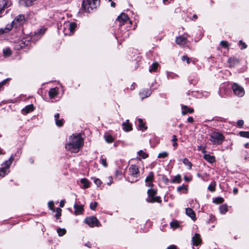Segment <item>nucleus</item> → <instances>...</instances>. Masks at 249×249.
Wrapping results in <instances>:
<instances>
[{"label":"nucleus","mask_w":249,"mask_h":249,"mask_svg":"<svg viewBox=\"0 0 249 249\" xmlns=\"http://www.w3.org/2000/svg\"><path fill=\"white\" fill-rule=\"evenodd\" d=\"M84 144V140L81 137V135L79 133L71 136L68 142L65 145L66 149L73 152H78Z\"/></svg>","instance_id":"obj_1"},{"label":"nucleus","mask_w":249,"mask_h":249,"mask_svg":"<svg viewBox=\"0 0 249 249\" xmlns=\"http://www.w3.org/2000/svg\"><path fill=\"white\" fill-rule=\"evenodd\" d=\"M99 0H83L82 8L85 12L90 13L99 4Z\"/></svg>","instance_id":"obj_2"},{"label":"nucleus","mask_w":249,"mask_h":249,"mask_svg":"<svg viewBox=\"0 0 249 249\" xmlns=\"http://www.w3.org/2000/svg\"><path fill=\"white\" fill-rule=\"evenodd\" d=\"M128 180L131 182H135L138 180L140 176L139 168L136 165H131L128 169Z\"/></svg>","instance_id":"obj_3"},{"label":"nucleus","mask_w":249,"mask_h":249,"mask_svg":"<svg viewBox=\"0 0 249 249\" xmlns=\"http://www.w3.org/2000/svg\"><path fill=\"white\" fill-rule=\"evenodd\" d=\"M76 24L73 22L66 21L61 26L60 29L62 30L65 35H71L75 31Z\"/></svg>","instance_id":"obj_4"},{"label":"nucleus","mask_w":249,"mask_h":249,"mask_svg":"<svg viewBox=\"0 0 249 249\" xmlns=\"http://www.w3.org/2000/svg\"><path fill=\"white\" fill-rule=\"evenodd\" d=\"M224 140L223 135L218 132H213L210 135V141L213 144H221Z\"/></svg>","instance_id":"obj_5"},{"label":"nucleus","mask_w":249,"mask_h":249,"mask_svg":"<svg viewBox=\"0 0 249 249\" xmlns=\"http://www.w3.org/2000/svg\"><path fill=\"white\" fill-rule=\"evenodd\" d=\"M14 159V157L11 156L8 160H6L1 164V167L0 168V177H3L9 173V168Z\"/></svg>","instance_id":"obj_6"},{"label":"nucleus","mask_w":249,"mask_h":249,"mask_svg":"<svg viewBox=\"0 0 249 249\" xmlns=\"http://www.w3.org/2000/svg\"><path fill=\"white\" fill-rule=\"evenodd\" d=\"M233 93L238 97H243L245 94L244 88L236 83H233L231 87Z\"/></svg>","instance_id":"obj_7"},{"label":"nucleus","mask_w":249,"mask_h":249,"mask_svg":"<svg viewBox=\"0 0 249 249\" xmlns=\"http://www.w3.org/2000/svg\"><path fill=\"white\" fill-rule=\"evenodd\" d=\"M25 21V17L23 15H19L17 16L10 25H12V28L15 27L17 28L23 24Z\"/></svg>","instance_id":"obj_8"},{"label":"nucleus","mask_w":249,"mask_h":249,"mask_svg":"<svg viewBox=\"0 0 249 249\" xmlns=\"http://www.w3.org/2000/svg\"><path fill=\"white\" fill-rule=\"evenodd\" d=\"M148 197L147 199V201L151 203L155 202H160V197L159 196H155L156 194V191L153 189H148L147 191Z\"/></svg>","instance_id":"obj_9"},{"label":"nucleus","mask_w":249,"mask_h":249,"mask_svg":"<svg viewBox=\"0 0 249 249\" xmlns=\"http://www.w3.org/2000/svg\"><path fill=\"white\" fill-rule=\"evenodd\" d=\"M128 19V17L127 15L124 13H122L119 16L116 21V23L118 24L119 26H121L125 23Z\"/></svg>","instance_id":"obj_10"},{"label":"nucleus","mask_w":249,"mask_h":249,"mask_svg":"<svg viewBox=\"0 0 249 249\" xmlns=\"http://www.w3.org/2000/svg\"><path fill=\"white\" fill-rule=\"evenodd\" d=\"M85 222L91 227L97 226L98 219L94 216L87 217L85 219Z\"/></svg>","instance_id":"obj_11"},{"label":"nucleus","mask_w":249,"mask_h":249,"mask_svg":"<svg viewBox=\"0 0 249 249\" xmlns=\"http://www.w3.org/2000/svg\"><path fill=\"white\" fill-rule=\"evenodd\" d=\"M193 244L194 246H198L201 243V238L199 234L196 233L194 236L192 237Z\"/></svg>","instance_id":"obj_12"},{"label":"nucleus","mask_w":249,"mask_h":249,"mask_svg":"<svg viewBox=\"0 0 249 249\" xmlns=\"http://www.w3.org/2000/svg\"><path fill=\"white\" fill-rule=\"evenodd\" d=\"M154 178V173L152 172L149 173L148 176L146 178L145 181L148 187H152L153 185L152 181Z\"/></svg>","instance_id":"obj_13"},{"label":"nucleus","mask_w":249,"mask_h":249,"mask_svg":"<svg viewBox=\"0 0 249 249\" xmlns=\"http://www.w3.org/2000/svg\"><path fill=\"white\" fill-rule=\"evenodd\" d=\"M176 43L180 45H184L186 44L187 40V37L185 36H180L177 37L176 40Z\"/></svg>","instance_id":"obj_14"},{"label":"nucleus","mask_w":249,"mask_h":249,"mask_svg":"<svg viewBox=\"0 0 249 249\" xmlns=\"http://www.w3.org/2000/svg\"><path fill=\"white\" fill-rule=\"evenodd\" d=\"M74 214L76 215H79L82 214L84 211L83 205H78L76 204H74Z\"/></svg>","instance_id":"obj_15"},{"label":"nucleus","mask_w":249,"mask_h":249,"mask_svg":"<svg viewBox=\"0 0 249 249\" xmlns=\"http://www.w3.org/2000/svg\"><path fill=\"white\" fill-rule=\"evenodd\" d=\"M186 214L189 216L193 221L196 220V214L194 211L190 208H187L186 209L185 211Z\"/></svg>","instance_id":"obj_16"},{"label":"nucleus","mask_w":249,"mask_h":249,"mask_svg":"<svg viewBox=\"0 0 249 249\" xmlns=\"http://www.w3.org/2000/svg\"><path fill=\"white\" fill-rule=\"evenodd\" d=\"M9 0H0V17L1 16L2 13L8 4Z\"/></svg>","instance_id":"obj_17"},{"label":"nucleus","mask_w":249,"mask_h":249,"mask_svg":"<svg viewBox=\"0 0 249 249\" xmlns=\"http://www.w3.org/2000/svg\"><path fill=\"white\" fill-rule=\"evenodd\" d=\"M182 109V114L185 115L187 113H192L194 112L193 108H190L187 106H182L181 107Z\"/></svg>","instance_id":"obj_18"},{"label":"nucleus","mask_w":249,"mask_h":249,"mask_svg":"<svg viewBox=\"0 0 249 249\" xmlns=\"http://www.w3.org/2000/svg\"><path fill=\"white\" fill-rule=\"evenodd\" d=\"M58 93V88L55 87L51 89L49 91V95L51 98H53L57 95Z\"/></svg>","instance_id":"obj_19"},{"label":"nucleus","mask_w":249,"mask_h":249,"mask_svg":"<svg viewBox=\"0 0 249 249\" xmlns=\"http://www.w3.org/2000/svg\"><path fill=\"white\" fill-rule=\"evenodd\" d=\"M12 29V25L8 24L4 28H0V35L9 32Z\"/></svg>","instance_id":"obj_20"},{"label":"nucleus","mask_w":249,"mask_h":249,"mask_svg":"<svg viewBox=\"0 0 249 249\" xmlns=\"http://www.w3.org/2000/svg\"><path fill=\"white\" fill-rule=\"evenodd\" d=\"M228 63L230 67H233L238 64L239 60L235 58H230L228 59Z\"/></svg>","instance_id":"obj_21"},{"label":"nucleus","mask_w":249,"mask_h":249,"mask_svg":"<svg viewBox=\"0 0 249 249\" xmlns=\"http://www.w3.org/2000/svg\"><path fill=\"white\" fill-rule=\"evenodd\" d=\"M123 129L126 132L130 131L132 129V125L128 123V120H127L126 122L123 123Z\"/></svg>","instance_id":"obj_22"},{"label":"nucleus","mask_w":249,"mask_h":249,"mask_svg":"<svg viewBox=\"0 0 249 249\" xmlns=\"http://www.w3.org/2000/svg\"><path fill=\"white\" fill-rule=\"evenodd\" d=\"M204 159L209 162L210 163H213L215 161V158L213 156L209 154H205L203 156Z\"/></svg>","instance_id":"obj_23"},{"label":"nucleus","mask_w":249,"mask_h":249,"mask_svg":"<svg viewBox=\"0 0 249 249\" xmlns=\"http://www.w3.org/2000/svg\"><path fill=\"white\" fill-rule=\"evenodd\" d=\"M151 93V91L149 90L148 89H144L142 91L140 92V95L142 99H143L144 98H146L150 95Z\"/></svg>","instance_id":"obj_24"},{"label":"nucleus","mask_w":249,"mask_h":249,"mask_svg":"<svg viewBox=\"0 0 249 249\" xmlns=\"http://www.w3.org/2000/svg\"><path fill=\"white\" fill-rule=\"evenodd\" d=\"M219 209L221 214H225L228 210V206L226 204L222 205L219 206Z\"/></svg>","instance_id":"obj_25"},{"label":"nucleus","mask_w":249,"mask_h":249,"mask_svg":"<svg viewBox=\"0 0 249 249\" xmlns=\"http://www.w3.org/2000/svg\"><path fill=\"white\" fill-rule=\"evenodd\" d=\"M34 110V106L33 105H30L26 106L24 108L22 109V111L25 113H28L29 112L32 111Z\"/></svg>","instance_id":"obj_26"},{"label":"nucleus","mask_w":249,"mask_h":249,"mask_svg":"<svg viewBox=\"0 0 249 249\" xmlns=\"http://www.w3.org/2000/svg\"><path fill=\"white\" fill-rule=\"evenodd\" d=\"M158 63L155 62L150 67L149 71L150 72H156L158 70Z\"/></svg>","instance_id":"obj_27"},{"label":"nucleus","mask_w":249,"mask_h":249,"mask_svg":"<svg viewBox=\"0 0 249 249\" xmlns=\"http://www.w3.org/2000/svg\"><path fill=\"white\" fill-rule=\"evenodd\" d=\"M139 122V128L141 130H144L147 129V127L145 126L144 124L142 122V119H138Z\"/></svg>","instance_id":"obj_28"},{"label":"nucleus","mask_w":249,"mask_h":249,"mask_svg":"<svg viewBox=\"0 0 249 249\" xmlns=\"http://www.w3.org/2000/svg\"><path fill=\"white\" fill-rule=\"evenodd\" d=\"M36 0H21V1L25 6H30L32 5Z\"/></svg>","instance_id":"obj_29"},{"label":"nucleus","mask_w":249,"mask_h":249,"mask_svg":"<svg viewBox=\"0 0 249 249\" xmlns=\"http://www.w3.org/2000/svg\"><path fill=\"white\" fill-rule=\"evenodd\" d=\"M81 183L83 184V188H87L89 187V182L86 178H82L81 179Z\"/></svg>","instance_id":"obj_30"},{"label":"nucleus","mask_w":249,"mask_h":249,"mask_svg":"<svg viewBox=\"0 0 249 249\" xmlns=\"http://www.w3.org/2000/svg\"><path fill=\"white\" fill-rule=\"evenodd\" d=\"M105 139L106 141L108 143H111L114 141V139L112 136L109 134L105 135Z\"/></svg>","instance_id":"obj_31"},{"label":"nucleus","mask_w":249,"mask_h":249,"mask_svg":"<svg viewBox=\"0 0 249 249\" xmlns=\"http://www.w3.org/2000/svg\"><path fill=\"white\" fill-rule=\"evenodd\" d=\"M178 222L177 220H173L170 223V226L172 228L177 229L179 227Z\"/></svg>","instance_id":"obj_32"},{"label":"nucleus","mask_w":249,"mask_h":249,"mask_svg":"<svg viewBox=\"0 0 249 249\" xmlns=\"http://www.w3.org/2000/svg\"><path fill=\"white\" fill-rule=\"evenodd\" d=\"M180 181H181V177L179 175H178L174 177V179H173L171 180V182H172V183H175V182L180 183Z\"/></svg>","instance_id":"obj_33"},{"label":"nucleus","mask_w":249,"mask_h":249,"mask_svg":"<svg viewBox=\"0 0 249 249\" xmlns=\"http://www.w3.org/2000/svg\"><path fill=\"white\" fill-rule=\"evenodd\" d=\"M3 53L4 56H9L11 54V51L9 48L3 49Z\"/></svg>","instance_id":"obj_34"},{"label":"nucleus","mask_w":249,"mask_h":249,"mask_svg":"<svg viewBox=\"0 0 249 249\" xmlns=\"http://www.w3.org/2000/svg\"><path fill=\"white\" fill-rule=\"evenodd\" d=\"M100 163L102 164V165L105 167H107V160L106 158H103V156L101 157L100 158Z\"/></svg>","instance_id":"obj_35"},{"label":"nucleus","mask_w":249,"mask_h":249,"mask_svg":"<svg viewBox=\"0 0 249 249\" xmlns=\"http://www.w3.org/2000/svg\"><path fill=\"white\" fill-rule=\"evenodd\" d=\"M57 232L59 236H61L64 235L66 233V231L65 229L59 228L57 229Z\"/></svg>","instance_id":"obj_36"},{"label":"nucleus","mask_w":249,"mask_h":249,"mask_svg":"<svg viewBox=\"0 0 249 249\" xmlns=\"http://www.w3.org/2000/svg\"><path fill=\"white\" fill-rule=\"evenodd\" d=\"M138 154L140 156H141L142 158L144 159L147 158L148 156V155L146 153L144 152L142 150H140L138 152Z\"/></svg>","instance_id":"obj_37"},{"label":"nucleus","mask_w":249,"mask_h":249,"mask_svg":"<svg viewBox=\"0 0 249 249\" xmlns=\"http://www.w3.org/2000/svg\"><path fill=\"white\" fill-rule=\"evenodd\" d=\"M239 135L241 137L249 138V132L241 131L239 132Z\"/></svg>","instance_id":"obj_38"},{"label":"nucleus","mask_w":249,"mask_h":249,"mask_svg":"<svg viewBox=\"0 0 249 249\" xmlns=\"http://www.w3.org/2000/svg\"><path fill=\"white\" fill-rule=\"evenodd\" d=\"M223 201H224L223 198L222 197H216L213 201V202L216 204H220V203H223Z\"/></svg>","instance_id":"obj_39"},{"label":"nucleus","mask_w":249,"mask_h":249,"mask_svg":"<svg viewBox=\"0 0 249 249\" xmlns=\"http://www.w3.org/2000/svg\"><path fill=\"white\" fill-rule=\"evenodd\" d=\"M168 156V153L167 152H163L159 154L158 158H165Z\"/></svg>","instance_id":"obj_40"},{"label":"nucleus","mask_w":249,"mask_h":249,"mask_svg":"<svg viewBox=\"0 0 249 249\" xmlns=\"http://www.w3.org/2000/svg\"><path fill=\"white\" fill-rule=\"evenodd\" d=\"M182 161L185 165L188 166L190 168H191V166L192 165V163H191V162L189 161V160L187 159H184Z\"/></svg>","instance_id":"obj_41"},{"label":"nucleus","mask_w":249,"mask_h":249,"mask_svg":"<svg viewBox=\"0 0 249 249\" xmlns=\"http://www.w3.org/2000/svg\"><path fill=\"white\" fill-rule=\"evenodd\" d=\"M97 205L98 203L97 202H91L90 204V208L92 210H95Z\"/></svg>","instance_id":"obj_42"},{"label":"nucleus","mask_w":249,"mask_h":249,"mask_svg":"<svg viewBox=\"0 0 249 249\" xmlns=\"http://www.w3.org/2000/svg\"><path fill=\"white\" fill-rule=\"evenodd\" d=\"M56 213L55 214V217L57 219H58L61 215V209L60 208H57L56 209Z\"/></svg>","instance_id":"obj_43"},{"label":"nucleus","mask_w":249,"mask_h":249,"mask_svg":"<svg viewBox=\"0 0 249 249\" xmlns=\"http://www.w3.org/2000/svg\"><path fill=\"white\" fill-rule=\"evenodd\" d=\"M177 190L178 192L181 191L182 190H187V186L186 185H182L178 187Z\"/></svg>","instance_id":"obj_44"},{"label":"nucleus","mask_w":249,"mask_h":249,"mask_svg":"<svg viewBox=\"0 0 249 249\" xmlns=\"http://www.w3.org/2000/svg\"><path fill=\"white\" fill-rule=\"evenodd\" d=\"M220 45L224 48L228 47V43L226 41L222 40L220 42Z\"/></svg>","instance_id":"obj_45"},{"label":"nucleus","mask_w":249,"mask_h":249,"mask_svg":"<svg viewBox=\"0 0 249 249\" xmlns=\"http://www.w3.org/2000/svg\"><path fill=\"white\" fill-rule=\"evenodd\" d=\"M56 124L58 126H61L63 125V120H56L55 121Z\"/></svg>","instance_id":"obj_46"},{"label":"nucleus","mask_w":249,"mask_h":249,"mask_svg":"<svg viewBox=\"0 0 249 249\" xmlns=\"http://www.w3.org/2000/svg\"><path fill=\"white\" fill-rule=\"evenodd\" d=\"M94 182L97 185V186H100L102 183L101 181L98 178H95L94 179Z\"/></svg>","instance_id":"obj_47"},{"label":"nucleus","mask_w":249,"mask_h":249,"mask_svg":"<svg viewBox=\"0 0 249 249\" xmlns=\"http://www.w3.org/2000/svg\"><path fill=\"white\" fill-rule=\"evenodd\" d=\"M182 60L183 61H187V64H189L190 63V59L189 58V57L186 55H184L182 56Z\"/></svg>","instance_id":"obj_48"},{"label":"nucleus","mask_w":249,"mask_h":249,"mask_svg":"<svg viewBox=\"0 0 249 249\" xmlns=\"http://www.w3.org/2000/svg\"><path fill=\"white\" fill-rule=\"evenodd\" d=\"M208 189L211 192H213L215 190V186L213 185H210L208 187Z\"/></svg>","instance_id":"obj_49"},{"label":"nucleus","mask_w":249,"mask_h":249,"mask_svg":"<svg viewBox=\"0 0 249 249\" xmlns=\"http://www.w3.org/2000/svg\"><path fill=\"white\" fill-rule=\"evenodd\" d=\"M239 44L242 45V47L241 48V49H245L247 47L246 44L243 42L242 40H240L239 41Z\"/></svg>","instance_id":"obj_50"},{"label":"nucleus","mask_w":249,"mask_h":249,"mask_svg":"<svg viewBox=\"0 0 249 249\" xmlns=\"http://www.w3.org/2000/svg\"><path fill=\"white\" fill-rule=\"evenodd\" d=\"M48 206H49V207L50 208V209L51 210H53V207L54 206V203H53V201H50V202H49Z\"/></svg>","instance_id":"obj_51"},{"label":"nucleus","mask_w":249,"mask_h":249,"mask_svg":"<svg viewBox=\"0 0 249 249\" xmlns=\"http://www.w3.org/2000/svg\"><path fill=\"white\" fill-rule=\"evenodd\" d=\"M45 32V29H40L38 32H37V35H43Z\"/></svg>","instance_id":"obj_52"},{"label":"nucleus","mask_w":249,"mask_h":249,"mask_svg":"<svg viewBox=\"0 0 249 249\" xmlns=\"http://www.w3.org/2000/svg\"><path fill=\"white\" fill-rule=\"evenodd\" d=\"M244 122L243 120H238L237 122L238 125L241 126L243 125Z\"/></svg>","instance_id":"obj_53"},{"label":"nucleus","mask_w":249,"mask_h":249,"mask_svg":"<svg viewBox=\"0 0 249 249\" xmlns=\"http://www.w3.org/2000/svg\"><path fill=\"white\" fill-rule=\"evenodd\" d=\"M167 249H177V247L175 245H171L169 246Z\"/></svg>","instance_id":"obj_54"},{"label":"nucleus","mask_w":249,"mask_h":249,"mask_svg":"<svg viewBox=\"0 0 249 249\" xmlns=\"http://www.w3.org/2000/svg\"><path fill=\"white\" fill-rule=\"evenodd\" d=\"M85 246L89 248L91 247V244L89 242H88L85 243Z\"/></svg>","instance_id":"obj_55"},{"label":"nucleus","mask_w":249,"mask_h":249,"mask_svg":"<svg viewBox=\"0 0 249 249\" xmlns=\"http://www.w3.org/2000/svg\"><path fill=\"white\" fill-rule=\"evenodd\" d=\"M65 201L64 200H61L60 202V206L61 207H63L65 204Z\"/></svg>","instance_id":"obj_56"},{"label":"nucleus","mask_w":249,"mask_h":249,"mask_svg":"<svg viewBox=\"0 0 249 249\" xmlns=\"http://www.w3.org/2000/svg\"><path fill=\"white\" fill-rule=\"evenodd\" d=\"M187 121L189 123H193L194 122V119L192 117H190L188 118Z\"/></svg>","instance_id":"obj_57"},{"label":"nucleus","mask_w":249,"mask_h":249,"mask_svg":"<svg viewBox=\"0 0 249 249\" xmlns=\"http://www.w3.org/2000/svg\"><path fill=\"white\" fill-rule=\"evenodd\" d=\"M172 141L174 142H176L177 141V137L176 135L173 136V139H172Z\"/></svg>","instance_id":"obj_58"},{"label":"nucleus","mask_w":249,"mask_h":249,"mask_svg":"<svg viewBox=\"0 0 249 249\" xmlns=\"http://www.w3.org/2000/svg\"><path fill=\"white\" fill-rule=\"evenodd\" d=\"M197 18V16L195 14L193 16L192 20H196Z\"/></svg>","instance_id":"obj_59"},{"label":"nucleus","mask_w":249,"mask_h":249,"mask_svg":"<svg viewBox=\"0 0 249 249\" xmlns=\"http://www.w3.org/2000/svg\"><path fill=\"white\" fill-rule=\"evenodd\" d=\"M233 192L234 194H236L238 192V189L236 188H234L233 190Z\"/></svg>","instance_id":"obj_60"},{"label":"nucleus","mask_w":249,"mask_h":249,"mask_svg":"<svg viewBox=\"0 0 249 249\" xmlns=\"http://www.w3.org/2000/svg\"><path fill=\"white\" fill-rule=\"evenodd\" d=\"M59 117V114L58 113L55 115L54 118H55V121L56 120H58Z\"/></svg>","instance_id":"obj_61"},{"label":"nucleus","mask_w":249,"mask_h":249,"mask_svg":"<svg viewBox=\"0 0 249 249\" xmlns=\"http://www.w3.org/2000/svg\"><path fill=\"white\" fill-rule=\"evenodd\" d=\"M164 3L166 4L167 3H169L171 0H162Z\"/></svg>","instance_id":"obj_62"},{"label":"nucleus","mask_w":249,"mask_h":249,"mask_svg":"<svg viewBox=\"0 0 249 249\" xmlns=\"http://www.w3.org/2000/svg\"><path fill=\"white\" fill-rule=\"evenodd\" d=\"M184 180H185V181H190V180H191V179H190V178H187V177H186V176H185V177H184Z\"/></svg>","instance_id":"obj_63"},{"label":"nucleus","mask_w":249,"mask_h":249,"mask_svg":"<svg viewBox=\"0 0 249 249\" xmlns=\"http://www.w3.org/2000/svg\"><path fill=\"white\" fill-rule=\"evenodd\" d=\"M111 2V6L112 7H115V3L113 1H110Z\"/></svg>","instance_id":"obj_64"}]
</instances>
